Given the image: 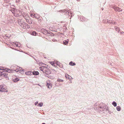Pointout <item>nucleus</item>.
Masks as SVG:
<instances>
[{"label": "nucleus", "instance_id": "f257e3e1", "mask_svg": "<svg viewBox=\"0 0 124 124\" xmlns=\"http://www.w3.org/2000/svg\"><path fill=\"white\" fill-rule=\"evenodd\" d=\"M10 10L13 14H16L18 16L22 14L21 11L16 8H12Z\"/></svg>", "mask_w": 124, "mask_h": 124}, {"label": "nucleus", "instance_id": "f03ea898", "mask_svg": "<svg viewBox=\"0 0 124 124\" xmlns=\"http://www.w3.org/2000/svg\"><path fill=\"white\" fill-rule=\"evenodd\" d=\"M59 11L60 12H64L66 14H69V16H71V17L69 18L70 19H71V17L72 16V12H70L69 11V10H66L65 9L64 10H61L59 11Z\"/></svg>", "mask_w": 124, "mask_h": 124}, {"label": "nucleus", "instance_id": "7ed1b4c3", "mask_svg": "<svg viewBox=\"0 0 124 124\" xmlns=\"http://www.w3.org/2000/svg\"><path fill=\"white\" fill-rule=\"evenodd\" d=\"M6 88L5 85L3 84L1 85H0V92H8L7 90L6 89Z\"/></svg>", "mask_w": 124, "mask_h": 124}, {"label": "nucleus", "instance_id": "20e7f679", "mask_svg": "<svg viewBox=\"0 0 124 124\" xmlns=\"http://www.w3.org/2000/svg\"><path fill=\"white\" fill-rule=\"evenodd\" d=\"M44 32L46 33L47 35L48 36H54V34L51 32L48 31L46 30H45Z\"/></svg>", "mask_w": 124, "mask_h": 124}, {"label": "nucleus", "instance_id": "39448f33", "mask_svg": "<svg viewBox=\"0 0 124 124\" xmlns=\"http://www.w3.org/2000/svg\"><path fill=\"white\" fill-rule=\"evenodd\" d=\"M21 25L23 27L24 29H29L30 28V25L25 22L21 23Z\"/></svg>", "mask_w": 124, "mask_h": 124}, {"label": "nucleus", "instance_id": "423d86ee", "mask_svg": "<svg viewBox=\"0 0 124 124\" xmlns=\"http://www.w3.org/2000/svg\"><path fill=\"white\" fill-rule=\"evenodd\" d=\"M3 76L4 77H8V72H6V71H0V76Z\"/></svg>", "mask_w": 124, "mask_h": 124}, {"label": "nucleus", "instance_id": "0eeeda50", "mask_svg": "<svg viewBox=\"0 0 124 124\" xmlns=\"http://www.w3.org/2000/svg\"><path fill=\"white\" fill-rule=\"evenodd\" d=\"M102 104L103 103L101 104L100 105V106L99 105V106H98V109L101 111H103L104 109H105V108H106L105 106H102Z\"/></svg>", "mask_w": 124, "mask_h": 124}, {"label": "nucleus", "instance_id": "6e6552de", "mask_svg": "<svg viewBox=\"0 0 124 124\" xmlns=\"http://www.w3.org/2000/svg\"><path fill=\"white\" fill-rule=\"evenodd\" d=\"M11 44L13 45L14 46H15V45L17 47H20L21 45L20 43L19 42H12V43H11Z\"/></svg>", "mask_w": 124, "mask_h": 124}, {"label": "nucleus", "instance_id": "1a4fd4ad", "mask_svg": "<svg viewBox=\"0 0 124 124\" xmlns=\"http://www.w3.org/2000/svg\"><path fill=\"white\" fill-rule=\"evenodd\" d=\"M22 15L25 20H26L27 19H28V17H30L28 15L24 12L22 14Z\"/></svg>", "mask_w": 124, "mask_h": 124}, {"label": "nucleus", "instance_id": "9d476101", "mask_svg": "<svg viewBox=\"0 0 124 124\" xmlns=\"http://www.w3.org/2000/svg\"><path fill=\"white\" fill-rule=\"evenodd\" d=\"M5 2L3 3L4 6H8V5H10V4L8 3V2L9 1V0H4Z\"/></svg>", "mask_w": 124, "mask_h": 124}, {"label": "nucleus", "instance_id": "9b49d317", "mask_svg": "<svg viewBox=\"0 0 124 124\" xmlns=\"http://www.w3.org/2000/svg\"><path fill=\"white\" fill-rule=\"evenodd\" d=\"M31 13L30 14V16L31 17L33 18H36V14H34V11H32L31 12Z\"/></svg>", "mask_w": 124, "mask_h": 124}, {"label": "nucleus", "instance_id": "f8f14e48", "mask_svg": "<svg viewBox=\"0 0 124 124\" xmlns=\"http://www.w3.org/2000/svg\"><path fill=\"white\" fill-rule=\"evenodd\" d=\"M4 69L5 70H5V71H6V72H7L10 73L13 72V70H10V69H8V68H4Z\"/></svg>", "mask_w": 124, "mask_h": 124}, {"label": "nucleus", "instance_id": "ddd939ff", "mask_svg": "<svg viewBox=\"0 0 124 124\" xmlns=\"http://www.w3.org/2000/svg\"><path fill=\"white\" fill-rule=\"evenodd\" d=\"M19 80V79L17 77H16L12 79V81L15 83H16Z\"/></svg>", "mask_w": 124, "mask_h": 124}, {"label": "nucleus", "instance_id": "4468645a", "mask_svg": "<svg viewBox=\"0 0 124 124\" xmlns=\"http://www.w3.org/2000/svg\"><path fill=\"white\" fill-rule=\"evenodd\" d=\"M32 74L34 75H38L39 74V73L38 71H36L35 70H33L32 72Z\"/></svg>", "mask_w": 124, "mask_h": 124}, {"label": "nucleus", "instance_id": "2eb2a0df", "mask_svg": "<svg viewBox=\"0 0 124 124\" xmlns=\"http://www.w3.org/2000/svg\"><path fill=\"white\" fill-rule=\"evenodd\" d=\"M52 84L50 83L49 84L47 83L46 85L47 87L49 88H51L52 87Z\"/></svg>", "mask_w": 124, "mask_h": 124}, {"label": "nucleus", "instance_id": "dca6fc26", "mask_svg": "<svg viewBox=\"0 0 124 124\" xmlns=\"http://www.w3.org/2000/svg\"><path fill=\"white\" fill-rule=\"evenodd\" d=\"M50 68L49 66L48 67L45 66V67L44 68L43 73H45V72H46L49 69L48 68Z\"/></svg>", "mask_w": 124, "mask_h": 124}, {"label": "nucleus", "instance_id": "f3484780", "mask_svg": "<svg viewBox=\"0 0 124 124\" xmlns=\"http://www.w3.org/2000/svg\"><path fill=\"white\" fill-rule=\"evenodd\" d=\"M25 74L27 75H31L32 74V72L30 71H27L25 73Z\"/></svg>", "mask_w": 124, "mask_h": 124}, {"label": "nucleus", "instance_id": "a211bd4d", "mask_svg": "<svg viewBox=\"0 0 124 124\" xmlns=\"http://www.w3.org/2000/svg\"><path fill=\"white\" fill-rule=\"evenodd\" d=\"M31 34L32 35L36 36L38 34L35 31H33L31 32Z\"/></svg>", "mask_w": 124, "mask_h": 124}, {"label": "nucleus", "instance_id": "6ab92c4d", "mask_svg": "<svg viewBox=\"0 0 124 124\" xmlns=\"http://www.w3.org/2000/svg\"><path fill=\"white\" fill-rule=\"evenodd\" d=\"M114 9V10L116 11H118V12H120L122 11V10L121 8H113Z\"/></svg>", "mask_w": 124, "mask_h": 124}, {"label": "nucleus", "instance_id": "aec40b11", "mask_svg": "<svg viewBox=\"0 0 124 124\" xmlns=\"http://www.w3.org/2000/svg\"><path fill=\"white\" fill-rule=\"evenodd\" d=\"M51 71L49 69L46 72H45V73L46 74V75H49L51 73Z\"/></svg>", "mask_w": 124, "mask_h": 124}, {"label": "nucleus", "instance_id": "412c9836", "mask_svg": "<svg viewBox=\"0 0 124 124\" xmlns=\"http://www.w3.org/2000/svg\"><path fill=\"white\" fill-rule=\"evenodd\" d=\"M69 64L70 65L72 66H74L76 65L75 63V62H73L72 61L70 62L69 63Z\"/></svg>", "mask_w": 124, "mask_h": 124}, {"label": "nucleus", "instance_id": "4be33fe9", "mask_svg": "<svg viewBox=\"0 0 124 124\" xmlns=\"http://www.w3.org/2000/svg\"><path fill=\"white\" fill-rule=\"evenodd\" d=\"M65 77L66 78L68 79H70V77H70L71 78V76H70L68 74H66L65 75Z\"/></svg>", "mask_w": 124, "mask_h": 124}, {"label": "nucleus", "instance_id": "5701e85b", "mask_svg": "<svg viewBox=\"0 0 124 124\" xmlns=\"http://www.w3.org/2000/svg\"><path fill=\"white\" fill-rule=\"evenodd\" d=\"M49 63L51 64L52 66H55V67H57V66H55V65H54V64H55V63H54V62H49Z\"/></svg>", "mask_w": 124, "mask_h": 124}, {"label": "nucleus", "instance_id": "b1692460", "mask_svg": "<svg viewBox=\"0 0 124 124\" xmlns=\"http://www.w3.org/2000/svg\"><path fill=\"white\" fill-rule=\"evenodd\" d=\"M116 109L117 111H119L121 110V108L120 107V106H118L116 107Z\"/></svg>", "mask_w": 124, "mask_h": 124}, {"label": "nucleus", "instance_id": "393cba45", "mask_svg": "<svg viewBox=\"0 0 124 124\" xmlns=\"http://www.w3.org/2000/svg\"><path fill=\"white\" fill-rule=\"evenodd\" d=\"M112 104L115 107H116L117 106L116 103L115 101L113 102Z\"/></svg>", "mask_w": 124, "mask_h": 124}, {"label": "nucleus", "instance_id": "a878e982", "mask_svg": "<svg viewBox=\"0 0 124 124\" xmlns=\"http://www.w3.org/2000/svg\"><path fill=\"white\" fill-rule=\"evenodd\" d=\"M43 103L42 102H41L39 103L38 104V105H37L38 106H39V107H42L43 105Z\"/></svg>", "mask_w": 124, "mask_h": 124}, {"label": "nucleus", "instance_id": "bb28decb", "mask_svg": "<svg viewBox=\"0 0 124 124\" xmlns=\"http://www.w3.org/2000/svg\"><path fill=\"white\" fill-rule=\"evenodd\" d=\"M44 76H46L49 78H51V79H52V77L50 75H46V74H45L44 75Z\"/></svg>", "mask_w": 124, "mask_h": 124}, {"label": "nucleus", "instance_id": "cd10ccee", "mask_svg": "<svg viewBox=\"0 0 124 124\" xmlns=\"http://www.w3.org/2000/svg\"><path fill=\"white\" fill-rule=\"evenodd\" d=\"M68 41L67 40H64L63 41V44L64 45H66L68 44Z\"/></svg>", "mask_w": 124, "mask_h": 124}, {"label": "nucleus", "instance_id": "c85d7f7f", "mask_svg": "<svg viewBox=\"0 0 124 124\" xmlns=\"http://www.w3.org/2000/svg\"><path fill=\"white\" fill-rule=\"evenodd\" d=\"M44 67H39V69L40 70H41V71H42L43 73V71H44Z\"/></svg>", "mask_w": 124, "mask_h": 124}, {"label": "nucleus", "instance_id": "c756f323", "mask_svg": "<svg viewBox=\"0 0 124 124\" xmlns=\"http://www.w3.org/2000/svg\"><path fill=\"white\" fill-rule=\"evenodd\" d=\"M46 66L47 67H48V65L43 63L41 67H45V66Z\"/></svg>", "mask_w": 124, "mask_h": 124}, {"label": "nucleus", "instance_id": "7c9ffc66", "mask_svg": "<svg viewBox=\"0 0 124 124\" xmlns=\"http://www.w3.org/2000/svg\"><path fill=\"white\" fill-rule=\"evenodd\" d=\"M57 81L59 82H63V80L61 79H58L57 80Z\"/></svg>", "mask_w": 124, "mask_h": 124}, {"label": "nucleus", "instance_id": "2f4dec72", "mask_svg": "<svg viewBox=\"0 0 124 124\" xmlns=\"http://www.w3.org/2000/svg\"><path fill=\"white\" fill-rule=\"evenodd\" d=\"M106 22L108 23H112V21L111 20H107V21Z\"/></svg>", "mask_w": 124, "mask_h": 124}, {"label": "nucleus", "instance_id": "473e14b6", "mask_svg": "<svg viewBox=\"0 0 124 124\" xmlns=\"http://www.w3.org/2000/svg\"><path fill=\"white\" fill-rule=\"evenodd\" d=\"M20 70V71H20L19 72L20 73H22V72H23V71L24 70V69H23L22 70Z\"/></svg>", "mask_w": 124, "mask_h": 124}, {"label": "nucleus", "instance_id": "72a5a7b5", "mask_svg": "<svg viewBox=\"0 0 124 124\" xmlns=\"http://www.w3.org/2000/svg\"><path fill=\"white\" fill-rule=\"evenodd\" d=\"M30 17H28V19H27L26 20V22H27L28 23V21H29L30 20Z\"/></svg>", "mask_w": 124, "mask_h": 124}, {"label": "nucleus", "instance_id": "f704fd0d", "mask_svg": "<svg viewBox=\"0 0 124 124\" xmlns=\"http://www.w3.org/2000/svg\"><path fill=\"white\" fill-rule=\"evenodd\" d=\"M32 23V22L31 21V20H30L28 21V23L30 24H31Z\"/></svg>", "mask_w": 124, "mask_h": 124}, {"label": "nucleus", "instance_id": "c9c22d12", "mask_svg": "<svg viewBox=\"0 0 124 124\" xmlns=\"http://www.w3.org/2000/svg\"><path fill=\"white\" fill-rule=\"evenodd\" d=\"M0 70H4V68L0 67Z\"/></svg>", "mask_w": 124, "mask_h": 124}, {"label": "nucleus", "instance_id": "e433bc0d", "mask_svg": "<svg viewBox=\"0 0 124 124\" xmlns=\"http://www.w3.org/2000/svg\"><path fill=\"white\" fill-rule=\"evenodd\" d=\"M43 63L42 62H39V66H42Z\"/></svg>", "mask_w": 124, "mask_h": 124}, {"label": "nucleus", "instance_id": "4c0bfd02", "mask_svg": "<svg viewBox=\"0 0 124 124\" xmlns=\"http://www.w3.org/2000/svg\"><path fill=\"white\" fill-rule=\"evenodd\" d=\"M116 29L118 30V32H119V31H120L119 28L118 27H116Z\"/></svg>", "mask_w": 124, "mask_h": 124}, {"label": "nucleus", "instance_id": "58836bf2", "mask_svg": "<svg viewBox=\"0 0 124 124\" xmlns=\"http://www.w3.org/2000/svg\"><path fill=\"white\" fill-rule=\"evenodd\" d=\"M60 63H61L59 62H56L55 63H56V65H59Z\"/></svg>", "mask_w": 124, "mask_h": 124}, {"label": "nucleus", "instance_id": "ea45409f", "mask_svg": "<svg viewBox=\"0 0 124 124\" xmlns=\"http://www.w3.org/2000/svg\"><path fill=\"white\" fill-rule=\"evenodd\" d=\"M58 66L61 68H62L63 67L61 63H60Z\"/></svg>", "mask_w": 124, "mask_h": 124}, {"label": "nucleus", "instance_id": "a19ab883", "mask_svg": "<svg viewBox=\"0 0 124 124\" xmlns=\"http://www.w3.org/2000/svg\"><path fill=\"white\" fill-rule=\"evenodd\" d=\"M38 103V101H36L35 103V105H37Z\"/></svg>", "mask_w": 124, "mask_h": 124}, {"label": "nucleus", "instance_id": "79ce46f5", "mask_svg": "<svg viewBox=\"0 0 124 124\" xmlns=\"http://www.w3.org/2000/svg\"><path fill=\"white\" fill-rule=\"evenodd\" d=\"M21 21H22L21 20V19H19L18 20V21L19 23H20V22L21 23H22Z\"/></svg>", "mask_w": 124, "mask_h": 124}, {"label": "nucleus", "instance_id": "37998d69", "mask_svg": "<svg viewBox=\"0 0 124 124\" xmlns=\"http://www.w3.org/2000/svg\"><path fill=\"white\" fill-rule=\"evenodd\" d=\"M19 0H16V2H19Z\"/></svg>", "mask_w": 124, "mask_h": 124}, {"label": "nucleus", "instance_id": "c03bdc74", "mask_svg": "<svg viewBox=\"0 0 124 124\" xmlns=\"http://www.w3.org/2000/svg\"><path fill=\"white\" fill-rule=\"evenodd\" d=\"M15 71L16 72H18L19 71V70L18 69H17Z\"/></svg>", "mask_w": 124, "mask_h": 124}, {"label": "nucleus", "instance_id": "a18cd8bd", "mask_svg": "<svg viewBox=\"0 0 124 124\" xmlns=\"http://www.w3.org/2000/svg\"><path fill=\"white\" fill-rule=\"evenodd\" d=\"M123 33H124V31H122V32H121V34H123Z\"/></svg>", "mask_w": 124, "mask_h": 124}, {"label": "nucleus", "instance_id": "49530a36", "mask_svg": "<svg viewBox=\"0 0 124 124\" xmlns=\"http://www.w3.org/2000/svg\"><path fill=\"white\" fill-rule=\"evenodd\" d=\"M10 48H12V49H14V50H15V49L14 48H13L12 47H10Z\"/></svg>", "mask_w": 124, "mask_h": 124}, {"label": "nucleus", "instance_id": "de8ad7c7", "mask_svg": "<svg viewBox=\"0 0 124 124\" xmlns=\"http://www.w3.org/2000/svg\"><path fill=\"white\" fill-rule=\"evenodd\" d=\"M108 112L110 114H111V112L110 111H109V110H108Z\"/></svg>", "mask_w": 124, "mask_h": 124}, {"label": "nucleus", "instance_id": "09e8293b", "mask_svg": "<svg viewBox=\"0 0 124 124\" xmlns=\"http://www.w3.org/2000/svg\"><path fill=\"white\" fill-rule=\"evenodd\" d=\"M106 109L107 111H108V108H106Z\"/></svg>", "mask_w": 124, "mask_h": 124}, {"label": "nucleus", "instance_id": "8fccbe9b", "mask_svg": "<svg viewBox=\"0 0 124 124\" xmlns=\"http://www.w3.org/2000/svg\"><path fill=\"white\" fill-rule=\"evenodd\" d=\"M70 82H69V83H71V81L70 80Z\"/></svg>", "mask_w": 124, "mask_h": 124}, {"label": "nucleus", "instance_id": "3c124183", "mask_svg": "<svg viewBox=\"0 0 124 124\" xmlns=\"http://www.w3.org/2000/svg\"><path fill=\"white\" fill-rule=\"evenodd\" d=\"M112 23L113 24H115V22L114 23Z\"/></svg>", "mask_w": 124, "mask_h": 124}, {"label": "nucleus", "instance_id": "603ef678", "mask_svg": "<svg viewBox=\"0 0 124 124\" xmlns=\"http://www.w3.org/2000/svg\"><path fill=\"white\" fill-rule=\"evenodd\" d=\"M20 68L21 69H22V68H21L20 67H19V69L20 70Z\"/></svg>", "mask_w": 124, "mask_h": 124}, {"label": "nucleus", "instance_id": "864d4df0", "mask_svg": "<svg viewBox=\"0 0 124 124\" xmlns=\"http://www.w3.org/2000/svg\"><path fill=\"white\" fill-rule=\"evenodd\" d=\"M103 8H101V10H103Z\"/></svg>", "mask_w": 124, "mask_h": 124}, {"label": "nucleus", "instance_id": "5fc2aeb1", "mask_svg": "<svg viewBox=\"0 0 124 124\" xmlns=\"http://www.w3.org/2000/svg\"><path fill=\"white\" fill-rule=\"evenodd\" d=\"M41 124H46L45 123H42Z\"/></svg>", "mask_w": 124, "mask_h": 124}, {"label": "nucleus", "instance_id": "6e6d98bb", "mask_svg": "<svg viewBox=\"0 0 124 124\" xmlns=\"http://www.w3.org/2000/svg\"><path fill=\"white\" fill-rule=\"evenodd\" d=\"M54 70V71H56L55 70Z\"/></svg>", "mask_w": 124, "mask_h": 124}, {"label": "nucleus", "instance_id": "4d7b16f0", "mask_svg": "<svg viewBox=\"0 0 124 124\" xmlns=\"http://www.w3.org/2000/svg\"><path fill=\"white\" fill-rule=\"evenodd\" d=\"M96 104H97V103H95V105H96Z\"/></svg>", "mask_w": 124, "mask_h": 124}, {"label": "nucleus", "instance_id": "13d9d810", "mask_svg": "<svg viewBox=\"0 0 124 124\" xmlns=\"http://www.w3.org/2000/svg\"><path fill=\"white\" fill-rule=\"evenodd\" d=\"M6 37H8V36H6Z\"/></svg>", "mask_w": 124, "mask_h": 124}]
</instances>
